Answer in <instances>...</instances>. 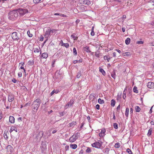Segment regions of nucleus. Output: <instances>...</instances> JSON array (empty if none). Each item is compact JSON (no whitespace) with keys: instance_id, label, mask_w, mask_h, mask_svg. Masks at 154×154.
<instances>
[{"instance_id":"f257e3e1","label":"nucleus","mask_w":154,"mask_h":154,"mask_svg":"<svg viewBox=\"0 0 154 154\" xmlns=\"http://www.w3.org/2000/svg\"><path fill=\"white\" fill-rule=\"evenodd\" d=\"M19 17L17 12L16 9L11 11L8 14V19L11 21L16 20Z\"/></svg>"},{"instance_id":"f03ea898","label":"nucleus","mask_w":154,"mask_h":154,"mask_svg":"<svg viewBox=\"0 0 154 154\" xmlns=\"http://www.w3.org/2000/svg\"><path fill=\"white\" fill-rule=\"evenodd\" d=\"M41 103V100L39 98H37L34 100L32 104L33 111L35 113L38 110Z\"/></svg>"},{"instance_id":"7ed1b4c3","label":"nucleus","mask_w":154,"mask_h":154,"mask_svg":"<svg viewBox=\"0 0 154 154\" xmlns=\"http://www.w3.org/2000/svg\"><path fill=\"white\" fill-rule=\"evenodd\" d=\"M20 33L14 32L11 34V37L14 40L20 42L21 41L20 38Z\"/></svg>"},{"instance_id":"20e7f679","label":"nucleus","mask_w":154,"mask_h":154,"mask_svg":"<svg viewBox=\"0 0 154 154\" xmlns=\"http://www.w3.org/2000/svg\"><path fill=\"white\" fill-rule=\"evenodd\" d=\"M16 10L18 14H19V16H23L28 12V10L26 8H20Z\"/></svg>"},{"instance_id":"39448f33","label":"nucleus","mask_w":154,"mask_h":154,"mask_svg":"<svg viewBox=\"0 0 154 154\" xmlns=\"http://www.w3.org/2000/svg\"><path fill=\"white\" fill-rule=\"evenodd\" d=\"M103 143L101 140H99L91 144L92 146L97 148H100L101 146L103 144Z\"/></svg>"},{"instance_id":"423d86ee","label":"nucleus","mask_w":154,"mask_h":154,"mask_svg":"<svg viewBox=\"0 0 154 154\" xmlns=\"http://www.w3.org/2000/svg\"><path fill=\"white\" fill-rule=\"evenodd\" d=\"M78 133H76L75 134L73 135L70 138L69 141L70 142H73L75 141L78 138Z\"/></svg>"},{"instance_id":"0eeeda50","label":"nucleus","mask_w":154,"mask_h":154,"mask_svg":"<svg viewBox=\"0 0 154 154\" xmlns=\"http://www.w3.org/2000/svg\"><path fill=\"white\" fill-rule=\"evenodd\" d=\"M51 34V30L50 28H49L46 30L44 35L45 37L47 38L50 37Z\"/></svg>"},{"instance_id":"6e6552de","label":"nucleus","mask_w":154,"mask_h":154,"mask_svg":"<svg viewBox=\"0 0 154 154\" xmlns=\"http://www.w3.org/2000/svg\"><path fill=\"white\" fill-rule=\"evenodd\" d=\"M14 99V95L12 94H9L8 95V101L10 102H12Z\"/></svg>"},{"instance_id":"1a4fd4ad","label":"nucleus","mask_w":154,"mask_h":154,"mask_svg":"<svg viewBox=\"0 0 154 154\" xmlns=\"http://www.w3.org/2000/svg\"><path fill=\"white\" fill-rule=\"evenodd\" d=\"M74 102V100L73 99H71L70 101L66 104L64 106L65 109H67L69 106H71Z\"/></svg>"},{"instance_id":"9d476101","label":"nucleus","mask_w":154,"mask_h":154,"mask_svg":"<svg viewBox=\"0 0 154 154\" xmlns=\"http://www.w3.org/2000/svg\"><path fill=\"white\" fill-rule=\"evenodd\" d=\"M43 131H40L36 136V138L37 140H38V141H40L41 138L43 136Z\"/></svg>"},{"instance_id":"9b49d317","label":"nucleus","mask_w":154,"mask_h":154,"mask_svg":"<svg viewBox=\"0 0 154 154\" xmlns=\"http://www.w3.org/2000/svg\"><path fill=\"white\" fill-rule=\"evenodd\" d=\"M154 83L152 82H149L147 84V87L149 88H152L154 87Z\"/></svg>"},{"instance_id":"f8f14e48","label":"nucleus","mask_w":154,"mask_h":154,"mask_svg":"<svg viewBox=\"0 0 154 154\" xmlns=\"http://www.w3.org/2000/svg\"><path fill=\"white\" fill-rule=\"evenodd\" d=\"M48 56V54L46 52H44L42 54L41 56V58H47Z\"/></svg>"},{"instance_id":"ddd939ff","label":"nucleus","mask_w":154,"mask_h":154,"mask_svg":"<svg viewBox=\"0 0 154 154\" xmlns=\"http://www.w3.org/2000/svg\"><path fill=\"white\" fill-rule=\"evenodd\" d=\"M81 1L84 5H89L91 4V2L88 0H81Z\"/></svg>"},{"instance_id":"4468645a","label":"nucleus","mask_w":154,"mask_h":154,"mask_svg":"<svg viewBox=\"0 0 154 154\" xmlns=\"http://www.w3.org/2000/svg\"><path fill=\"white\" fill-rule=\"evenodd\" d=\"M13 149V147L12 146L10 145H8L7 147V150L8 152H10Z\"/></svg>"},{"instance_id":"2eb2a0df","label":"nucleus","mask_w":154,"mask_h":154,"mask_svg":"<svg viewBox=\"0 0 154 154\" xmlns=\"http://www.w3.org/2000/svg\"><path fill=\"white\" fill-rule=\"evenodd\" d=\"M9 120L10 122L12 123H13L15 122V119L14 116H10L9 117Z\"/></svg>"},{"instance_id":"dca6fc26","label":"nucleus","mask_w":154,"mask_h":154,"mask_svg":"<svg viewBox=\"0 0 154 154\" xmlns=\"http://www.w3.org/2000/svg\"><path fill=\"white\" fill-rule=\"evenodd\" d=\"M15 131L16 132H17V130L16 128L14 127H11L10 130V132L11 133L13 131Z\"/></svg>"},{"instance_id":"f3484780","label":"nucleus","mask_w":154,"mask_h":154,"mask_svg":"<svg viewBox=\"0 0 154 154\" xmlns=\"http://www.w3.org/2000/svg\"><path fill=\"white\" fill-rule=\"evenodd\" d=\"M84 50L87 53H90L91 51L90 50L88 46H86L84 48Z\"/></svg>"},{"instance_id":"a211bd4d","label":"nucleus","mask_w":154,"mask_h":154,"mask_svg":"<svg viewBox=\"0 0 154 154\" xmlns=\"http://www.w3.org/2000/svg\"><path fill=\"white\" fill-rule=\"evenodd\" d=\"M59 92V91L58 90H54L50 94L52 96L54 93L57 94Z\"/></svg>"},{"instance_id":"6ab92c4d","label":"nucleus","mask_w":154,"mask_h":154,"mask_svg":"<svg viewBox=\"0 0 154 154\" xmlns=\"http://www.w3.org/2000/svg\"><path fill=\"white\" fill-rule=\"evenodd\" d=\"M70 146V147L73 149H75L77 147V145L75 144H71Z\"/></svg>"},{"instance_id":"aec40b11","label":"nucleus","mask_w":154,"mask_h":154,"mask_svg":"<svg viewBox=\"0 0 154 154\" xmlns=\"http://www.w3.org/2000/svg\"><path fill=\"white\" fill-rule=\"evenodd\" d=\"M129 109L128 108H126V109L125 115L127 117H128L129 114Z\"/></svg>"},{"instance_id":"412c9836","label":"nucleus","mask_w":154,"mask_h":154,"mask_svg":"<svg viewBox=\"0 0 154 154\" xmlns=\"http://www.w3.org/2000/svg\"><path fill=\"white\" fill-rule=\"evenodd\" d=\"M99 71L102 73L103 75H106L105 72L103 69L100 68Z\"/></svg>"},{"instance_id":"4be33fe9","label":"nucleus","mask_w":154,"mask_h":154,"mask_svg":"<svg viewBox=\"0 0 154 154\" xmlns=\"http://www.w3.org/2000/svg\"><path fill=\"white\" fill-rule=\"evenodd\" d=\"M9 134L8 132H5L4 134V138L6 140H7L8 139V136L7 134Z\"/></svg>"},{"instance_id":"5701e85b","label":"nucleus","mask_w":154,"mask_h":154,"mask_svg":"<svg viewBox=\"0 0 154 154\" xmlns=\"http://www.w3.org/2000/svg\"><path fill=\"white\" fill-rule=\"evenodd\" d=\"M34 63L33 60H29L28 62V65L30 66H32Z\"/></svg>"},{"instance_id":"b1692460","label":"nucleus","mask_w":154,"mask_h":154,"mask_svg":"<svg viewBox=\"0 0 154 154\" xmlns=\"http://www.w3.org/2000/svg\"><path fill=\"white\" fill-rule=\"evenodd\" d=\"M111 75L112 77L114 79H115L116 75L115 71L114 70L111 73Z\"/></svg>"},{"instance_id":"393cba45","label":"nucleus","mask_w":154,"mask_h":154,"mask_svg":"<svg viewBox=\"0 0 154 154\" xmlns=\"http://www.w3.org/2000/svg\"><path fill=\"white\" fill-rule=\"evenodd\" d=\"M136 112H139L140 110V108L138 106H136L135 107Z\"/></svg>"},{"instance_id":"a878e982","label":"nucleus","mask_w":154,"mask_h":154,"mask_svg":"<svg viewBox=\"0 0 154 154\" xmlns=\"http://www.w3.org/2000/svg\"><path fill=\"white\" fill-rule=\"evenodd\" d=\"M131 39L130 38H128L125 40V43L126 45L129 44L130 42Z\"/></svg>"},{"instance_id":"bb28decb","label":"nucleus","mask_w":154,"mask_h":154,"mask_svg":"<svg viewBox=\"0 0 154 154\" xmlns=\"http://www.w3.org/2000/svg\"><path fill=\"white\" fill-rule=\"evenodd\" d=\"M82 59H80L79 60H75L73 61V63L74 64H76L77 63H82Z\"/></svg>"},{"instance_id":"cd10ccee","label":"nucleus","mask_w":154,"mask_h":154,"mask_svg":"<svg viewBox=\"0 0 154 154\" xmlns=\"http://www.w3.org/2000/svg\"><path fill=\"white\" fill-rule=\"evenodd\" d=\"M44 0H33V2L35 4H38L43 2Z\"/></svg>"},{"instance_id":"c85d7f7f","label":"nucleus","mask_w":154,"mask_h":154,"mask_svg":"<svg viewBox=\"0 0 154 154\" xmlns=\"http://www.w3.org/2000/svg\"><path fill=\"white\" fill-rule=\"evenodd\" d=\"M152 128H150L148 130V132L147 133V135L148 137L150 136L151 135L152 133Z\"/></svg>"},{"instance_id":"c756f323","label":"nucleus","mask_w":154,"mask_h":154,"mask_svg":"<svg viewBox=\"0 0 154 154\" xmlns=\"http://www.w3.org/2000/svg\"><path fill=\"white\" fill-rule=\"evenodd\" d=\"M98 102L100 104H103L104 103V100L101 99L100 98H99L98 100Z\"/></svg>"},{"instance_id":"7c9ffc66","label":"nucleus","mask_w":154,"mask_h":154,"mask_svg":"<svg viewBox=\"0 0 154 154\" xmlns=\"http://www.w3.org/2000/svg\"><path fill=\"white\" fill-rule=\"evenodd\" d=\"M71 37L73 38L74 40H76L78 38V37L75 36V34L74 33L72 35Z\"/></svg>"},{"instance_id":"2f4dec72","label":"nucleus","mask_w":154,"mask_h":154,"mask_svg":"<svg viewBox=\"0 0 154 154\" xmlns=\"http://www.w3.org/2000/svg\"><path fill=\"white\" fill-rule=\"evenodd\" d=\"M111 106H114L115 105V103H116L115 101V100H114L112 99V100H111Z\"/></svg>"},{"instance_id":"473e14b6","label":"nucleus","mask_w":154,"mask_h":154,"mask_svg":"<svg viewBox=\"0 0 154 154\" xmlns=\"http://www.w3.org/2000/svg\"><path fill=\"white\" fill-rule=\"evenodd\" d=\"M133 91L134 92L136 93H138V91L137 89V88L136 87L134 86L133 88Z\"/></svg>"},{"instance_id":"72a5a7b5","label":"nucleus","mask_w":154,"mask_h":154,"mask_svg":"<svg viewBox=\"0 0 154 154\" xmlns=\"http://www.w3.org/2000/svg\"><path fill=\"white\" fill-rule=\"evenodd\" d=\"M114 146L115 148H118L120 147V143L119 142H117L115 144Z\"/></svg>"},{"instance_id":"f704fd0d","label":"nucleus","mask_w":154,"mask_h":154,"mask_svg":"<svg viewBox=\"0 0 154 154\" xmlns=\"http://www.w3.org/2000/svg\"><path fill=\"white\" fill-rule=\"evenodd\" d=\"M123 55L124 56H130L131 54L129 52H126L123 53Z\"/></svg>"},{"instance_id":"c9c22d12","label":"nucleus","mask_w":154,"mask_h":154,"mask_svg":"<svg viewBox=\"0 0 154 154\" xmlns=\"http://www.w3.org/2000/svg\"><path fill=\"white\" fill-rule=\"evenodd\" d=\"M27 34L28 36L29 37H31L32 36V34L30 33L29 30H28L27 32Z\"/></svg>"},{"instance_id":"e433bc0d","label":"nucleus","mask_w":154,"mask_h":154,"mask_svg":"<svg viewBox=\"0 0 154 154\" xmlns=\"http://www.w3.org/2000/svg\"><path fill=\"white\" fill-rule=\"evenodd\" d=\"M39 49L38 48H35L34 49V53H38L39 51Z\"/></svg>"},{"instance_id":"4c0bfd02","label":"nucleus","mask_w":154,"mask_h":154,"mask_svg":"<svg viewBox=\"0 0 154 154\" xmlns=\"http://www.w3.org/2000/svg\"><path fill=\"white\" fill-rule=\"evenodd\" d=\"M73 52L75 55H76L77 54V52L76 48H73Z\"/></svg>"},{"instance_id":"58836bf2","label":"nucleus","mask_w":154,"mask_h":154,"mask_svg":"<svg viewBox=\"0 0 154 154\" xmlns=\"http://www.w3.org/2000/svg\"><path fill=\"white\" fill-rule=\"evenodd\" d=\"M126 151L129 154H132V152L130 149L129 148H128L127 149Z\"/></svg>"},{"instance_id":"ea45409f","label":"nucleus","mask_w":154,"mask_h":154,"mask_svg":"<svg viewBox=\"0 0 154 154\" xmlns=\"http://www.w3.org/2000/svg\"><path fill=\"white\" fill-rule=\"evenodd\" d=\"M105 152L106 154H108L109 149L108 148H106L104 149Z\"/></svg>"},{"instance_id":"a19ab883","label":"nucleus","mask_w":154,"mask_h":154,"mask_svg":"<svg viewBox=\"0 0 154 154\" xmlns=\"http://www.w3.org/2000/svg\"><path fill=\"white\" fill-rule=\"evenodd\" d=\"M113 126L115 129H117L118 128V124L116 123L113 124Z\"/></svg>"},{"instance_id":"79ce46f5","label":"nucleus","mask_w":154,"mask_h":154,"mask_svg":"<svg viewBox=\"0 0 154 154\" xmlns=\"http://www.w3.org/2000/svg\"><path fill=\"white\" fill-rule=\"evenodd\" d=\"M51 33H54L55 34L56 32V30L52 29H50Z\"/></svg>"},{"instance_id":"37998d69","label":"nucleus","mask_w":154,"mask_h":154,"mask_svg":"<svg viewBox=\"0 0 154 154\" xmlns=\"http://www.w3.org/2000/svg\"><path fill=\"white\" fill-rule=\"evenodd\" d=\"M125 90H124L123 94V98L125 99L126 97V93L125 92Z\"/></svg>"},{"instance_id":"c03bdc74","label":"nucleus","mask_w":154,"mask_h":154,"mask_svg":"<svg viewBox=\"0 0 154 154\" xmlns=\"http://www.w3.org/2000/svg\"><path fill=\"white\" fill-rule=\"evenodd\" d=\"M81 76V72H79L76 75V77L77 78H80V76Z\"/></svg>"},{"instance_id":"a18cd8bd","label":"nucleus","mask_w":154,"mask_h":154,"mask_svg":"<svg viewBox=\"0 0 154 154\" xmlns=\"http://www.w3.org/2000/svg\"><path fill=\"white\" fill-rule=\"evenodd\" d=\"M91 151L90 148L89 147H87V149H86V152L88 153H90Z\"/></svg>"},{"instance_id":"49530a36","label":"nucleus","mask_w":154,"mask_h":154,"mask_svg":"<svg viewBox=\"0 0 154 154\" xmlns=\"http://www.w3.org/2000/svg\"><path fill=\"white\" fill-rule=\"evenodd\" d=\"M99 52H100L99 51H97L95 52V55L97 57H99V55L100 54Z\"/></svg>"},{"instance_id":"de8ad7c7","label":"nucleus","mask_w":154,"mask_h":154,"mask_svg":"<svg viewBox=\"0 0 154 154\" xmlns=\"http://www.w3.org/2000/svg\"><path fill=\"white\" fill-rule=\"evenodd\" d=\"M24 64V62H21L19 64V66H21L20 67H24L23 66Z\"/></svg>"},{"instance_id":"09e8293b","label":"nucleus","mask_w":154,"mask_h":154,"mask_svg":"<svg viewBox=\"0 0 154 154\" xmlns=\"http://www.w3.org/2000/svg\"><path fill=\"white\" fill-rule=\"evenodd\" d=\"M143 42L142 41H137V42L136 43L138 44H143Z\"/></svg>"},{"instance_id":"8fccbe9b","label":"nucleus","mask_w":154,"mask_h":154,"mask_svg":"<svg viewBox=\"0 0 154 154\" xmlns=\"http://www.w3.org/2000/svg\"><path fill=\"white\" fill-rule=\"evenodd\" d=\"M106 131L105 129L104 128H103L101 130L100 133H103L104 134H105V133L106 132Z\"/></svg>"},{"instance_id":"3c124183","label":"nucleus","mask_w":154,"mask_h":154,"mask_svg":"<svg viewBox=\"0 0 154 154\" xmlns=\"http://www.w3.org/2000/svg\"><path fill=\"white\" fill-rule=\"evenodd\" d=\"M64 46L66 48H68L69 47V45L68 43L63 44Z\"/></svg>"},{"instance_id":"603ef678","label":"nucleus","mask_w":154,"mask_h":154,"mask_svg":"<svg viewBox=\"0 0 154 154\" xmlns=\"http://www.w3.org/2000/svg\"><path fill=\"white\" fill-rule=\"evenodd\" d=\"M18 75L19 77H21L22 75V72H18Z\"/></svg>"},{"instance_id":"864d4df0","label":"nucleus","mask_w":154,"mask_h":154,"mask_svg":"<svg viewBox=\"0 0 154 154\" xmlns=\"http://www.w3.org/2000/svg\"><path fill=\"white\" fill-rule=\"evenodd\" d=\"M90 97L91 98H93V99H94L95 98V96H94V94H91L90 95Z\"/></svg>"},{"instance_id":"5fc2aeb1","label":"nucleus","mask_w":154,"mask_h":154,"mask_svg":"<svg viewBox=\"0 0 154 154\" xmlns=\"http://www.w3.org/2000/svg\"><path fill=\"white\" fill-rule=\"evenodd\" d=\"M59 114L60 116H63L65 114V113L63 111V112H60Z\"/></svg>"},{"instance_id":"6e6d98bb","label":"nucleus","mask_w":154,"mask_h":154,"mask_svg":"<svg viewBox=\"0 0 154 154\" xmlns=\"http://www.w3.org/2000/svg\"><path fill=\"white\" fill-rule=\"evenodd\" d=\"M99 136L100 137H103V136H105V134H104L103 133H100L99 134Z\"/></svg>"},{"instance_id":"4d7b16f0","label":"nucleus","mask_w":154,"mask_h":154,"mask_svg":"<svg viewBox=\"0 0 154 154\" xmlns=\"http://www.w3.org/2000/svg\"><path fill=\"white\" fill-rule=\"evenodd\" d=\"M20 69H23L24 72L25 73H26V69H24V67H20Z\"/></svg>"},{"instance_id":"13d9d810","label":"nucleus","mask_w":154,"mask_h":154,"mask_svg":"<svg viewBox=\"0 0 154 154\" xmlns=\"http://www.w3.org/2000/svg\"><path fill=\"white\" fill-rule=\"evenodd\" d=\"M12 81L14 83H16L17 82V80L15 79H12Z\"/></svg>"},{"instance_id":"bf43d9fd","label":"nucleus","mask_w":154,"mask_h":154,"mask_svg":"<svg viewBox=\"0 0 154 154\" xmlns=\"http://www.w3.org/2000/svg\"><path fill=\"white\" fill-rule=\"evenodd\" d=\"M96 107L97 109H100V105L98 104L96 105Z\"/></svg>"},{"instance_id":"052dcab7","label":"nucleus","mask_w":154,"mask_h":154,"mask_svg":"<svg viewBox=\"0 0 154 154\" xmlns=\"http://www.w3.org/2000/svg\"><path fill=\"white\" fill-rule=\"evenodd\" d=\"M91 35L92 36H94L95 35V33H94V31H91Z\"/></svg>"},{"instance_id":"680f3d73","label":"nucleus","mask_w":154,"mask_h":154,"mask_svg":"<svg viewBox=\"0 0 154 154\" xmlns=\"http://www.w3.org/2000/svg\"><path fill=\"white\" fill-rule=\"evenodd\" d=\"M80 22V20L79 19H77L75 23L77 25H78V23Z\"/></svg>"},{"instance_id":"e2e57ef3","label":"nucleus","mask_w":154,"mask_h":154,"mask_svg":"<svg viewBox=\"0 0 154 154\" xmlns=\"http://www.w3.org/2000/svg\"><path fill=\"white\" fill-rule=\"evenodd\" d=\"M60 16H61L63 17H67V16L66 15H64V14H61Z\"/></svg>"},{"instance_id":"0e129e2a","label":"nucleus","mask_w":154,"mask_h":154,"mask_svg":"<svg viewBox=\"0 0 154 154\" xmlns=\"http://www.w3.org/2000/svg\"><path fill=\"white\" fill-rule=\"evenodd\" d=\"M133 113V109L132 108H130V114H132Z\"/></svg>"},{"instance_id":"69168bd1","label":"nucleus","mask_w":154,"mask_h":154,"mask_svg":"<svg viewBox=\"0 0 154 154\" xmlns=\"http://www.w3.org/2000/svg\"><path fill=\"white\" fill-rule=\"evenodd\" d=\"M108 58L107 56L106 55L104 57V59L105 60H106L107 59H108Z\"/></svg>"},{"instance_id":"338daca9","label":"nucleus","mask_w":154,"mask_h":154,"mask_svg":"<svg viewBox=\"0 0 154 154\" xmlns=\"http://www.w3.org/2000/svg\"><path fill=\"white\" fill-rule=\"evenodd\" d=\"M43 40H44V37L43 36L41 37L40 40V41H43Z\"/></svg>"},{"instance_id":"774afa93","label":"nucleus","mask_w":154,"mask_h":154,"mask_svg":"<svg viewBox=\"0 0 154 154\" xmlns=\"http://www.w3.org/2000/svg\"><path fill=\"white\" fill-rule=\"evenodd\" d=\"M151 125H154V121H152L150 122Z\"/></svg>"}]
</instances>
